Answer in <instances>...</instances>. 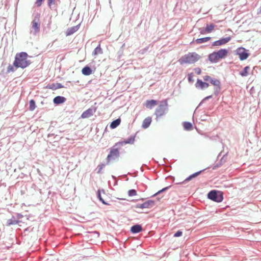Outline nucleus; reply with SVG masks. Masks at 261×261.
Masks as SVG:
<instances>
[{
  "mask_svg": "<svg viewBox=\"0 0 261 261\" xmlns=\"http://www.w3.org/2000/svg\"><path fill=\"white\" fill-rule=\"evenodd\" d=\"M28 54L25 52H21L15 55L13 65L16 68H21L22 69L28 67L31 63L28 60Z\"/></svg>",
  "mask_w": 261,
  "mask_h": 261,
  "instance_id": "f257e3e1",
  "label": "nucleus"
},
{
  "mask_svg": "<svg viewBox=\"0 0 261 261\" xmlns=\"http://www.w3.org/2000/svg\"><path fill=\"white\" fill-rule=\"evenodd\" d=\"M228 51L226 49H221L218 51H215L208 56V60L211 62L217 63L219 60L225 58Z\"/></svg>",
  "mask_w": 261,
  "mask_h": 261,
  "instance_id": "f03ea898",
  "label": "nucleus"
},
{
  "mask_svg": "<svg viewBox=\"0 0 261 261\" xmlns=\"http://www.w3.org/2000/svg\"><path fill=\"white\" fill-rule=\"evenodd\" d=\"M200 58V56L196 53H190L181 57L178 60L181 64H193L197 61Z\"/></svg>",
  "mask_w": 261,
  "mask_h": 261,
  "instance_id": "7ed1b4c3",
  "label": "nucleus"
},
{
  "mask_svg": "<svg viewBox=\"0 0 261 261\" xmlns=\"http://www.w3.org/2000/svg\"><path fill=\"white\" fill-rule=\"evenodd\" d=\"M168 111V105L167 100L161 101L159 106L155 109L154 114L156 116V119L161 117L165 115Z\"/></svg>",
  "mask_w": 261,
  "mask_h": 261,
  "instance_id": "20e7f679",
  "label": "nucleus"
},
{
  "mask_svg": "<svg viewBox=\"0 0 261 261\" xmlns=\"http://www.w3.org/2000/svg\"><path fill=\"white\" fill-rule=\"evenodd\" d=\"M40 30V23L39 16L37 15L32 21V27L30 29V34L34 36L36 35Z\"/></svg>",
  "mask_w": 261,
  "mask_h": 261,
  "instance_id": "39448f33",
  "label": "nucleus"
},
{
  "mask_svg": "<svg viewBox=\"0 0 261 261\" xmlns=\"http://www.w3.org/2000/svg\"><path fill=\"white\" fill-rule=\"evenodd\" d=\"M121 143L118 142L115 144V145L110 149L109 154L108 155L107 158V163L108 164L111 161L115 160L119 157L120 153L118 148H115V146L117 145L118 144Z\"/></svg>",
  "mask_w": 261,
  "mask_h": 261,
  "instance_id": "423d86ee",
  "label": "nucleus"
},
{
  "mask_svg": "<svg viewBox=\"0 0 261 261\" xmlns=\"http://www.w3.org/2000/svg\"><path fill=\"white\" fill-rule=\"evenodd\" d=\"M203 80L206 81H209L212 85L215 86L214 92L217 95L220 90V82L216 79L212 78L208 75L203 76Z\"/></svg>",
  "mask_w": 261,
  "mask_h": 261,
  "instance_id": "0eeeda50",
  "label": "nucleus"
},
{
  "mask_svg": "<svg viewBox=\"0 0 261 261\" xmlns=\"http://www.w3.org/2000/svg\"><path fill=\"white\" fill-rule=\"evenodd\" d=\"M207 197L210 199L217 202H221L223 199L222 192L215 190L210 191L208 194Z\"/></svg>",
  "mask_w": 261,
  "mask_h": 261,
  "instance_id": "6e6552de",
  "label": "nucleus"
},
{
  "mask_svg": "<svg viewBox=\"0 0 261 261\" xmlns=\"http://www.w3.org/2000/svg\"><path fill=\"white\" fill-rule=\"evenodd\" d=\"M236 54L239 56L241 60H245L249 57V53L244 47H239L236 50Z\"/></svg>",
  "mask_w": 261,
  "mask_h": 261,
  "instance_id": "1a4fd4ad",
  "label": "nucleus"
},
{
  "mask_svg": "<svg viewBox=\"0 0 261 261\" xmlns=\"http://www.w3.org/2000/svg\"><path fill=\"white\" fill-rule=\"evenodd\" d=\"M154 205V202L153 200H149L143 203L137 204L136 205V208H139L141 209L143 208H150Z\"/></svg>",
  "mask_w": 261,
  "mask_h": 261,
  "instance_id": "9d476101",
  "label": "nucleus"
},
{
  "mask_svg": "<svg viewBox=\"0 0 261 261\" xmlns=\"http://www.w3.org/2000/svg\"><path fill=\"white\" fill-rule=\"evenodd\" d=\"M96 112V108H90L87 110L86 111H84L81 115V118L85 119V118H88L91 116H92L94 113H95Z\"/></svg>",
  "mask_w": 261,
  "mask_h": 261,
  "instance_id": "9b49d317",
  "label": "nucleus"
},
{
  "mask_svg": "<svg viewBox=\"0 0 261 261\" xmlns=\"http://www.w3.org/2000/svg\"><path fill=\"white\" fill-rule=\"evenodd\" d=\"M231 39L230 37H228L224 38H221L219 40L215 41L213 43V46H220L225 44L228 42Z\"/></svg>",
  "mask_w": 261,
  "mask_h": 261,
  "instance_id": "f8f14e48",
  "label": "nucleus"
},
{
  "mask_svg": "<svg viewBox=\"0 0 261 261\" xmlns=\"http://www.w3.org/2000/svg\"><path fill=\"white\" fill-rule=\"evenodd\" d=\"M196 88L203 89L208 87L209 84L208 83L202 82L200 80H197V82L195 84Z\"/></svg>",
  "mask_w": 261,
  "mask_h": 261,
  "instance_id": "ddd939ff",
  "label": "nucleus"
},
{
  "mask_svg": "<svg viewBox=\"0 0 261 261\" xmlns=\"http://www.w3.org/2000/svg\"><path fill=\"white\" fill-rule=\"evenodd\" d=\"M157 104V101L155 100L151 99V100H148L146 101L145 103L144 104V106L149 109H151L153 107H154L155 105Z\"/></svg>",
  "mask_w": 261,
  "mask_h": 261,
  "instance_id": "4468645a",
  "label": "nucleus"
},
{
  "mask_svg": "<svg viewBox=\"0 0 261 261\" xmlns=\"http://www.w3.org/2000/svg\"><path fill=\"white\" fill-rule=\"evenodd\" d=\"M66 101V98L64 97L58 96L55 97L53 99L54 103L59 105L64 103Z\"/></svg>",
  "mask_w": 261,
  "mask_h": 261,
  "instance_id": "2eb2a0df",
  "label": "nucleus"
},
{
  "mask_svg": "<svg viewBox=\"0 0 261 261\" xmlns=\"http://www.w3.org/2000/svg\"><path fill=\"white\" fill-rule=\"evenodd\" d=\"M79 25L74 26V27H71V28L68 29V30H67L66 33V36H70V35L73 34L75 32H76L79 30Z\"/></svg>",
  "mask_w": 261,
  "mask_h": 261,
  "instance_id": "dca6fc26",
  "label": "nucleus"
},
{
  "mask_svg": "<svg viewBox=\"0 0 261 261\" xmlns=\"http://www.w3.org/2000/svg\"><path fill=\"white\" fill-rule=\"evenodd\" d=\"M142 230V226L140 225L136 224L130 228V231L134 233H137L141 232Z\"/></svg>",
  "mask_w": 261,
  "mask_h": 261,
  "instance_id": "f3484780",
  "label": "nucleus"
},
{
  "mask_svg": "<svg viewBox=\"0 0 261 261\" xmlns=\"http://www.w3.org/2000/svg\"><path fill=\"white\" fill-rule=\"evenodd\" d=\"M151 122V118L149 117L145 118L142 123V127L144 128H147L149 127Z\"/></svg>",
  "mask_w": 261,
  "mask_h": 261,
  "instance_id": "a211bd4d",
  "label": "nucleus"
},
{
  "mask_svg": "<svg viewBox=\"0 0 261 261\" xmlns=\"http://www.w3.org/2000/svg\"><path fill=\"white\" fill-rule=\"evenodd\" d=\"M82 73L85 75H89L92 74V71L88 66H85L82 70Z\"/></svg>",
  "mask_w": 261,
  "mask_h": 261,
  "instance_id": "6ab92c4d",
  "label": "nucleus"
},
{
  "mask_svg": "<svg viewBox=\"0 0 261 261\" xmlns=\"http://www.w3.org/2000/svg\"><path fill=\"white\" fill-rule=\"evenodd\" d=\"M103 53L102 50L100 47V45L99 44L94 50L92 53L93 56H97L99 54H102Z\"/></svg>",
  "mask_w": 261,
  "mask_h": 261,
  "instance_id": "aec40b11",
  "label": "nucleus"
},
{
  "mask_svg": "<svg viewBox=\"0 0 261 261\" xmlns=\"http://www.w3.org/2000/svg\"><path fill=\"white\" fill-rule=\"evenodd\" d=\"M202 172V171H198V172H197L192 175H191L190 176H189L188 177H187L184 181L183 182H186L187 181H190V180H191L192 178H195L196 177V176H197L198 175H199L200 173Z\"/></svg>",
  "mask_w": 261,
  "mask_h": 261,
  "instance_id": "412c9836",
  "label": "nucleus"
},
{
  "mask_svg": "<svg viewBox=\"0 0 261 261\" xmlns=\"http://www.w3.org/2000/svg\"><path fill=\"white\" fill-rule=\"evenodd\" d=\"M121 120L120 119H117L113 121L110 124V127L111 128H115L117 127L120 123Z\"/></svg>",
  "mask_w": 261,
  "mask_h": 261,
  "instance_id": "4be33fe9",
  "label": "nucleus"
},
{
  "mask_svg": "<svg viewBox=\"0 0 261 261\" xmlns=\"http://www.w3.org/2000/svg\"><path fill=\"white\" fill-rule=\"evenodd\" d=\"M250 69L249 66H246L243 70L240 72V74L242 76H246L248 74V71Z\"/></svg>",
  "mask_w": 261,
  "mask_h": 261,
  "instance_id": "5701e85b",
  "label": "nucleus"
},
{
  "mask_svg": "<svg viewBox=\"0 0 261 261\" xmlns=\"http://www.w3.org/2000/svg\"><path fill=\"white\" fill-rule=\"evenodd\" d=\"M211 39L210 37H204L202 38H199L196 39V42L198 44H201L206 42Z\"/></svg>",
  "mask_w": 261,
  "mask_h": 261,
  "instance_id": "b1692460",
  "label": "nucleus"
},
{
  "mask_svg": "<svg viewBox=\"0 0 261 261\" xmlns=\"http://www.w3.org/2000/svg\"><path fill=\"white\" fill-rule=\"evenodd\" d=\"M214 28L215 25L213 24H211L210 25L207 24L205 28V32H206V33H210L214 30Z\"/></svg>",
  "mask_w": 261,
  "mask_h": 261,
  "instance_id": "393cba45",
  "label": "nucleus"
},
{
  "mask_svg": "<svg viewBox=\"0 0 261 261\" xmlns=\"http://www.w3.org/2000/svg\"><path fill=\"white\" fill-rule=\"evenodd\" d=\"M183 126H184V129L185 130H187L191 129V128L192 127V124H191V123L189 122H185L183 123Z\"/></svg>",
  "mask_w": 261,
  "mask_h": 261,
  "instance_id": "a878e982",
  "label": "nucleus"
},
{
  "mask_svg": "<svg viewBox=\"0 0 261 261\" xmlns=\"http://www.w3.org/2000/svg\"><path fill=\"white\" fill-rule=\"evenodd\" d=\"M36 108L35 102L34 100L32 99L29 102V110L30 111H33Z\"/></svg>",
  "mask_w": 261,
  "mask_h": 261,
  "instance_id": "bb28decb",
  "label": "nucleus"
},
{
  "mask_svg": "<svg viewBox=\"0 0 261 261\" xmlns=\"http://www.w3.org/2000/svg\"><path fill=\"white\" fill-rule=\"evenodd\" d=\"M18 223L19 221L13 219H9L7 221V225L9 226L11 225L17 224Z\"/></svg>",
  "mask_w": 261,
  "mask_h": 261,
  "instance_id": "cd10ccee",
  "label": "nucleus"
},
{
  "mask_svg": "<svg viewBox=\"0 0 261 261\" xmlns=\"http://www.w3.org/2000/svg\"><path fill=\"white\" fill-rule=\"evenodd\" d=\"M135 141V137L131 136L124 142V144H133Z\"/></svg>",
  "mask_w": 261,
  "mask_h": 261,
  "instance_id": "c85d7f7f",
  "label": "nucleus"
},
{
  "mask_svg": "<svg viewBox=\"0 0 261 261\" xmlns=\"http://www.w3.org/2000/svg\"><path fill=\"white\" fill-rule=\"evenodd\" d=\"M97 197L98 198V199H99V200L100 201H101V202L106 205H108L109 204L106 203L105 200L102 199V198L101 197V194H100V192L99 190H98L97 191Z\"/></svg>",
  "mask_w": 261,
  "mask_h": 261,
  "instance_id": "c756f323",
  "label": "nucleus"
},
{
  "mask_svg": "<svg viewBox=\"0 0 261 261\" xmlns=\"http://www.w3.org/2000/svg\"><path fill=\"white\" fill-rule=\"evenodd\" d=\"M14 67V65H9L7 68V72H10L15 71L16 68H15V69Z\"/></svg>",
  "mask_w": 261,
  "mask_h": 261,
  "instance_id": "7c9ffc66",
  "label": "nucleus"
},
{
  "mask_svg": "<svg viewBox=\"0 0 261 261\" xmlns=\"http://www.w3.org/2000/svg\"><path fill=\"white\" fill-rule=\"evenodd\" d=\"M128 194L129 196H133L137 194V192L135 190L132 189L128 191Z\"/></svg>",
  "mask_w": 261,
  "mask_h": 261,
  "instance_id": "2f4dec72",
  "label": "nucleus"
},
{
  "mask_svg": "<svg viewBox=\"0 0 261 261\" xmlns=\"http://www.w3.org/2000/svg\"><path fill=\"white\" fill-rule=\"evenodd\" d=\"M103 167H104V165H103V164L99 165L97 166V168H98L97 173H100V172L102 170V169H103Z\"/></svg>",
  "mask_w": 261,
  "mask_h": 261,
  "instance_id": "473e14b6",
  "label": "nucleus"
},
{
  "mask_svg": "<svg viewBox=\"0 0 261 261\" xmlns=\"http://www.w3.org/2000/svg\"><path fill=\"white\" fill-rule=\"evenodd\" d=\"M182 231L178 230L174 234V237H180L182 235Z\"/></svg>",
  "mask_w": 261,
  "mask_h": 261,
  "instance_id": "72a5a7b5",
  "label": "nucleus"
},
{
  "mask_svg": "<svg viewBox=\"0 0 261 261\" xmlns=\"http://www.w3.org/2000/svg\"><path fill=\"white\" fill-rule=\"evenodd\" d=\"M44 0H36L35 4L37 5V7H40L42 5V2H43Z\"/></svg>",
  "mask_w": 261,
  "mask_h": 261,
  "instance_id": "f704fd0d",
  "label": "nucleus"
},
{
  "mask_svg": "<svg viewBox=\"0 0 261 261\" xmlns=\"http://www.w3.org/2000/svg\"><path fill=\"white\" fill-rule=\"evenodd\" d=\"M170 187V186H169V187H165V188H163V189H162L160 191H158L155 194H154V195H158V194H160V193H161V192H162L163 191H166V190L168 189Z\"/></svg>",
  "mask_w": 261,
  "mask_h": 261,
  "instance_id": "c9c22d12",
  "label": "nucleus"
},
{
  "mask_svg": "<svg viewBox=\"0 0 261 261\" xmlns=\"http://www.w3.org/2000/svg\"><path fill=\"white\" fill-rule=\"evenodd\" d=\"M195 73H196L197 74H200L201 73V69L199 68H197L195 69Z\"/></svg>",
  "mask_w": 261,
  "mask_h": 261,
  "instance_id": "e433bc0d",
  "label": "nucleus"
},
{
  "mask_svg": "<svg viewBox=\"0 0 261 261\" xmlns=\"http://www.w3.org/2000/svg\"><path fill=\"white\" fill-rule=\"evenodd\" d=\"M55 0H48V5L49 7H51V5L54 4Z\"/></svg>",
  "mask_w": 261,
  "mask_h": 261,
  "instance_id": "4c0bfd02",
  "label": "nucleus"
},
{
  "mask_svg": "<svg viewBox=\"0 0 261 261\" xmlns=\"http://www.w3.org/2000/svg\"><path fill=\"white\" fill-rule=\"evenodd\" d=\"M200 33L202 34H204L206 33V32H205V29L201 28L200 29Z\"/></svg>",
  "mask_w": 261,
  "mask_h": 261,
  "instance_id": "58836bf2",
  "label": "nucleus"
},
{
  "mask_svg": "<svg viewBox=\"0 0 261 261\" xmlns=\"http://www.w3.org/2000/svg\"><path fill=\"white\" fill-rule=\"evenodd\" d=\"M63 86L61 84H57V85L56 86V87L55 88V89H60V88H63Z\"/></svg>",
  "mask_w": 261,
  "mask_h": 261,
  "instance_id": "ea45409f",
  "label": "nucleus"
},
{
  "mask_svg": "<svg viewBox=\"0 0 261 261\" xmlns=\"http://www.w3.org/2000/svg\"><path fill=\"white\" fill-rule=\"evenodd\" d=\"M193 76L191 75H189V77H188V80L190 82H193Z\"/></svg>",
  "mask_w": 261,
  "mask_h": 261,
  "instance_id": "a19ab883",
  "label": "nucleus"
},
{
  "mask_svg": "<svg viewBox=\"0 0 261 261\" xmlns=\"http://www.w3.org/2000/svg\"><path fill=\"white\" fill-rule=\"evenodd\" d=\"M212 95L208 96H207V97H205V98L202 100V101H205V100H207V99H210V98H212Z\"/></svg>",
  "mask_w": 261,
  "mask_h": 261,
  "instance_id": "79ce46f5",
  "label": "nucleus"
},
{
  "mask_svg": "<svg viewBox=\"0 0 261 261\" xmlns=\"http://www.w3.org/2000/svg\"><path fill=\"white\" fill-rule=\"evenodd\" d=\"M50 89H53V87H50Z\"/></svg>",
  "mask_w": 261,
  "mask_h": 261,
  "instance_id": "37998d69",
  "label": "nucleus"
},
{
  "mask_svg": "<svg viewBox=\"0 0 261 261\" xmlns=\"http://www.w3.org/2000/svg\"><path fill=\"white\" fill-rule=\"evenodd\" d=\"M203 101H201V102H200V104H201V103H202Z\"/></svg>",
  "mask_w": 261,
  "mask_h": 261,
  "instance_id": "c03bdc74",
  "label": "nucleus"
},
{
  "mask_svg": "<svg viewBox=\"0 0 261 261\" xmlns=\"http://www.w3.org/2000/svg\"><path fill=\"white\" fill-rule=\"evenodd\" d=\"M203 101H201V102H200V104H201V103H202Z\"/></svg>",
  "mask_w": 261,
  "mask_h": 261,
  "instance_id": "a18cd8bd",
  "label": "nucleus"
}]
</instances>
